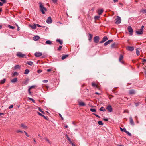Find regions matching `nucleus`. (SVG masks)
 Returning a JSON list of instances; mask_svg holds the SVG:
<instances>
[{
  "instance_id": "nucleus-1",
  "label": "nucleus",
  "mask_w": 146,
  "mask_h": 146,
  "mask_svg": "<svg viewBox=\"0 0 146 146\" xmlns=\"http://www.w3.org/2000/svg\"><path fill=\"white\" fill-rule=\"evenodd\" d=\"M39 4L41 11L43 14H44L45 13V11H47L46 9L44 7L43 5L41 2L39 3Z\"/></svg>"
},
{
  "instance_id": "nucleus-31",
  "label": "nucleus",
  "mask_w": 146,
  "mask_h": 146,
  "mask_svg": "<svg viewBox=\"0 0 146 146\" xmlns=\"http://www.w3.org/2000/svg\"><path fill=\"white\" fill-rule=\"evenodd\" d=\"M100 110L102 111H106V110L103 107H102L100 109Z\"/></svg>"
},
{
  "instance_id": "nucleus-52",
  "label": "nucleus",
  "mask_w": 146,
  "mask_h": 146,
  "mask_svg": "<svg viewBox=\"0 0 146 146\" xmlns=\"http://www.w3.org/2000/svg\"><path fill=\"white\" fill-rule=\"evenodd\" d=\"M59 115L60 116V117H61V119H62V120H63L64 119L63 118V117L61 115V114H59Z\"/></svg>"
},
{
  "instance_id": "nucleus-21",
  "label": "nucleus",
  "mask_w": 146,
  "mask_h": 146,
  "mask_svg": "<svg viewBox=\"0 0 146 146\" xmlns=\"http://www.w3.org/2000/svg\"><path fill=\"white\" fill-rule=\"evenodd\" d=\"M68 56V55H63L61 59H62V60H64Z\"/></svg>"
},
{
  "instance_id": "nucleus-40",
  "label": "nucleus",
  "mask_w": 146,
  "mask_h": 146,
  "mask_svg": "<svg viewBox=\"0 0 146 146\" xmlns=\"http://www.w3.org/2000/svg\"><path fill=\"white\" fill-rule=\"evenodd\" d=\"M8 27L9 28L12 29H14L15 28V27H13V26H11L10 25H8Z\"/></svg>"
},
{
  "instance_id": "nucleus-11",
  "label": "nucleus",
  "mask_w": 146,
  "mask_h": 146,
  "mask_svg": "<svg viewBox=\"0 0 146 146\" xmlns=\"http://www.w3.org/2000/svg\"><path fill=\"white\" fill-rule=\"evenodd\" d=\"M108 38L107 36H105L104 37L102 40L100 42V43H102L107 40Z\"/></svg>"
},
{
  "instance_id": "nucleus-54",
  "label": "nucleus",
  "mask_w": 146,
  "mask_h": 146,
  "mask_svg": "<svg viewBox=\"0 0 146 146\" xmlns=\"http://www.w3.org/2000/svg\"><path fill=\"white\" fill-rule=\"evenodd\" d=\"M43 82H44L47 83L48 82V80H44L43 81Z\"/></svg>"
},
{
  "instance_id": "nucleus-58",
  "label": "nucleus",
  "mask_w": 146,
  "mask_h": 146,
  "mask_svg": "<svg viewBox=\"0 0 146 146\" xmlns=\"http://www.w3.org/2000/svg\"><path fill=\"white\" fill-rule=\"evenodd\" d=\"M53 2L54 3H56L57 2V0H52Z\"/></svg>"
},
{
  "instance_id": "nucleus-57",
  "label": "nucleus",
  "mask_w": 146,
  "mask_h": 146,
  "mask_svg": "<svg viewBox=\"0 0 146 146\" xmlns=\"http://www.w3.org/2000/svg\"><path fill=\"white\" fill-rule=\"evenodd\" d=\"M67 138H68V140L70 142H71V140H70V139L68 137V136H67Z\"/></svg>"
},
{
  "instance_id": "nucleus-32",
  "label": "nucleus",
  "mask_w": 146,
  "mask_h": 146,
  "mask_svg": "<svg viewBox=\"0 0 146 146\" xmlns=\"http://www.w3.org/2000/svg\"><path fill=\"white\" fill-rule=\"evenodd\" d=\"M90 111L93 112H96V111L95 109L94 108H91L90 109Z\"/></svg>"
},
{
  "instance_id": "nucleus-7",
  "label": "nucleus",
  "mask_w": 146,
  "mask_h": 146,
  "mask_svg": "<svg viewBox=\"0 0 146 146\" xmlns=\"http://www.w3.org/2000/svg\"><path fill=\"white\" fill-rule=\"evenodd\" d=\"M42 55V53L41 52H38L35 53V55L36 57H39L41 56Z\"/></svg>"
},
{
  "instance_id": "nucleus-53",
  "label": "nucleus",
  "mask_w": 146,
  "mask_h": 146,
  "mask_svg": "<svg viewBox=\"0 0 146 146\" xmlns=\"http://www.w3.org/2000/svg\"><path fill=\"white\" fill-rule=\"evenodd\" d=\"M115 44H113L111 45V48H113L114 47V46H115Z\"/></svg>"
},
{
  "instance_id": "nucleus-8",
  "label": "nucleus",
  "mask_w": 146,
  "mask_h": 146,
  "mask_svg": "<svg viewBox=\"0 0 146 146\" xmlns=\"http://www.w3.org/2000/svg\"><path fill=\"white\" fill-rule=\"evenodd\" d=\"M106 109L109 112H111L112 111V108L110 105L108 106L107 107Z\"/></svg>"
},
{
  "instance_id": "nucleus-50",
  "label": "nucleus",
  "mask_w": 146,
  "mask_h": 146,
  "mask_svg": "<svg viewBox=\"0 0 146 146\" xmlns=\"http://www.w3.org/2000/svg\"><path fill=\"white\" fill-rule=\"evenodd\" d=\"M30 90H31V89L29 88L28 90V92H29V94H31V92L30 91Z\"/></svg>"
},
{
  "instance_id": "nucleus-41",
  "label": "nucleus",
  "mask_w": 146,
  "mask_h": 146,
  "mask_svg": "<svg viewBox=\"0 0 146 146\" xmlns=\"http://www.w3.org/2000/svg\"><path fill=\"white\" fill-rule=\"evenodd\" d=\"M18 75V73L17 72H15L13 74V76Z\"/></svg>"
},
{
  "instance_id": "nucleus-14",
  "label": "nucleus",
  "mask_w": 146,
  "mask_h": 146,
  "mask_svg": "<svg viewBox=\"0 0 146 146\" xmlns=\"http://www.w3.org/2000/svg\"><path fill=\"white\" fill-rule=\"evenodd\" d=\"M29 26L30 27H31L32 29H35L36 28V25L35 24H34L33 25H30Z\"/></svg>"
},
{
  "instance_id": "nucleus-17",
  "label": "nucleus",
  "mask_w": 146,
  "mask_h": 146,
  "mask_svg": "<svg viewBox=\"0 0 146 146\" xmlns=\"http://www.w3.org/2000/svg\"><path fill=\"white\" fill-rule=\"evenodd\" d=\"M40 38V37L38 36H36L33 37V40L35 41H37Z\"/></svg>"
},
{
  "instance_id": "nucleus-19",
  "label": "nucleus",
  "mask_w": 146,
  "mask_h": 146,
  "mask_svg": "<svg viewBox=\"0 0 146 146\" xmlns=\"http://www.w3.org/2000/svg\"><path fill=\"white\" fill-rule=\"evenodd\" d=\"M103 10L102 9L98 10V13L99 15H100L103 12Z\"/></svg>"
},
{
  "instance_id": "nucleus-48",
  "label": "nucleus",
  "mask_w": 146,
  "mask_h": 146,
  "mask_svg": "<svg viewBox=\"0 0 146 146\" xmlns=\"http://www.w3.org/2000/svg\"><path fill=\"white\" fill-rule=\"evenodd\" d=\"M13 105H11L8 108L9 109H10L13 108Z\"/></svg>"
},
{
  "instance_id": "nucleus-20",
  "label": "nucleus",
  "mask_w": 146,
  "mask_h": 146,
  "mask_svg": "<svg viewBox=\"0 0 146 146\" xmlns=\"http://www.w3.org/2000/svg\"><path fill=\"white\" fill-rule=\"evenodd\" d=\"M79 105L81 106H84L85 105V103L82 102H79Z\"/></svg>"
},
{
  "instance_id": "nucleus-15",
  "label": "nucleus",
  "mask_w": 146,
  "mask_h": 146,
  "mask_svg": "<svg viewBox=\"0 0 146 146\" xmlns=\"http://www.w3.org/2000/svg\"><path fill=\"white\" fill-rule=\"evenodd\" d=\"M123 56L121 54L120 56V57L119 58V61L121 63H122L123 64L124 63V62L123 61H121V60L123 59Z\"/></svg>"
},
{
  "instance_id": "nucleus-61",
  "label": "nucleus",
  "mask_w": 146,
  "mask_h": 146,
  "mask_svg": "<svg viewBox=\"0 0 146 146\" xmlns=\"http://www.w3.org/2000/svg\"><path fill=\"white\" fill-rule=\"evenodd\" d=\"M142 61L143 62H146V59H143Z\"/></svg>"
},
{
  "instance_id": "nucleus-35",
  "label": "nucleus",
  "mask_w": 146,
  "mask_h": 146,
  "mask_svg": "<svg viewBox=\"0 0 146 146\" xmlns=\"http://www.w3.org/2000/svg\"><path fill=\"white\" fill-rule=\"evenodd\" d=\"M28 98L30 100H31L34 103H35V101L34 100L31 98H29V97H28Z\"/></svg>"
},
{
  "instance_id": "nucleus-12",
  "label": "nucleus",
  "mask_w": 146,
  "mask_h": 146,
  "mask_svg": "<svg viewBox=\"0 0 146 146\" xmlns=\"http://www.w3.org/2000/svg\"><path fill=\"white\" fill-rule=\"evenodd\" d=\"M127 49L129 51H133L134 49V48L133 46H128L127 47Z\"/></svg>"
},
{
  "instance_id": "nucleus-51",
  "label": "nucleus",
  "mask_w": 146,
  "mask_h": 146,
  "mask_svg": "<svg viewBox=\"0 0 146 146\" xmlns=\"http://www.w3.org/2000/svg\"><path fill=\"white\" fill-rule=\"evenodd\" d=\"M42 71L41 70H38L37 71V72L38 73H40L42 72Z\"/></svg>"
},
{
  "instance_id": "nucleus-49",
  "label": "nucleus",
  "mask_w": 146,
  "mask_h": 146,
  "mask_svg": "<svg viewBox=\"0 0 146 146\" xmlns=\"http://www.w3.org/2000/svg\"><path fill=\"white\" fill-rule=\"evenodd\" d=\"M37 113L40 115L42 117L43 115H42V114H41L40 113L37 112Z\"/></svg>"
},
{
  "instance_id": "nucleus-45",
  "label": "nucleus",
  "mask_w": 146,
  "mask_h": 146,
  "mask_svg": "<svg viewBox=\"0 0 146 146\" xmlns=\"http://www.w3.org/2000/svg\"><path fill=\"white\" fill-rule=\"evenodd\" d=\"M35 86L33 85V86H30L29 88L31 89L32 88H34Z\"/></svg>"
},
{
  "instance_id": "nucleus-3",
  "label": "nucleus",
  "mask_w": 146,
  "mask_h": 146,
  "mask_svg": "<svg viewBox=\"0 0 146 146\" xmlns=\"http://www.w3.org/2000/svg\"><path fill=\"white\" fill-rule=\"evenodd\" d=\"M16 55L17 56L21 58L25 57L26 56V55L25 54H23L19 52H17Z\"/></svg>"
},
{
  "instance_id": "nucleus-26",
  "label": "nucleus",
  "mask_w": 146,
  "mask_h": 146,
  "mask_svg": "<svg viewBox=\"0 0 146 146\" xmlns=\"http://www.w3.org/2000/svg\"><path fill=\"white\" fill-rule=\"evenodd\" d=\"M56 41L58 42H59L60 44H62L63 42L62 40H60L59 39H57L56 40Z\"/></svg>"
},
{
  "instance_id": "nucleus-62",
  "label": "nucleus",
  "mask_w": 146,
  "mask_h": 146,
  "mask_svg": "<svg viewBox=\"0 0 146 146\" xmlns=\"http://www.w3.org/2000/svg\"><path fill=\"white\" fill-rule=\"evenodd\" d=\"M3 5V3L0 2V6H2Z\"/></svg>"
},
{
  "instance_id": "nucleus-44",
  "label": "nucleus",
  "mask_w": 146,
  "mask_h": 146,
  "mask_svg": "<svg viewBox=\"0 0 146 146\" xmlns=\"http://www.w3.org/2000/svg\"><path fill=\"white\" fill-rule=\"evenodd\" d=\"M24 132L25 134L26 135L27 137H29V135H28V134H27V132H26L25 131H24Z\"/></svg>"
},
{
  "instance_id": "nucleus-64",
  "label": "nucleus",
  "mask_w": 146,
  "mask_h": 146,
  "mask_svg": "<svg viewBox=\"0 0 146 146\" xmlns=\"http://www.w3.org/2000/svg\"><path fill=\"white\" fill-rule=\"evenodd\" d=\"M38 27H41V26L38 24H37L36 25Z\"/></svg>"
},
{
  "instance_id": "nucleus-36",
  "label": "nucleus",
  "mask_w": 146,
  "mask_h": 146,
  "mask_svg": "<svg viewBox=\"0 0 146 146\" xmlns=\"http://www.w3.org/2000/svg\"><path fill=\"white\" fill-rule=\"evenodd\" d=\"M100 18V16H95L94 17V18L95 20L98 19Z\"/></svg>"
},
{
  "instance_id": "nucleus-9",
  "label": "nucleus",
  "mask_w": 146,
  "mask_h": 146,
  "mask_svg": "<svg viewBox=\"0 0 146 146\" xmlns=\"http://www.w3.org/2000/svg\"><path fill=\"white\" fill-rule=\"evenodd\" d=\"M46 22L48 24H50L52 23V20L50 17H48L47 18L46 21Z\"/></svg>"
},
{
  "instance_id": "nucleus-13",
  "label": "nucleus",
  "mask_w": 146,
  "mask_h": 146,
  "mask_svg": "<svg viewBox=\"0 0 146 146\" xmlns=\"http://www.w3.org/2000/svg\"><path fill=\"white\" fill-rule=\"evenodd\" d=\"M20 126L21 127H22L23 129H26L28 128V127L27 126L23 123L21 124Z\"/></svg>"
},
{
  "instance_id": "nucleus-25",
  "label": "nucleus",
  "mask_w": 146,
  "mask_h": 146,
  "mask_svg": "<svg viewBox=\"0 0 146 146\" xmlns=\"http://www.w3.org/2000/svg\"><path fill=\"white\" fill-rule=\"evenodd\" d=\"M141 12L143 14H144L146 13V9H142Z\"/></svg>"
},
{
  "instance_id": "nucleus-39",
  "label": "nucleus",
  "mask_w": 146,
  "mask_h": 146,
  "mask_svg": "<svg viewBox=\"0 0 146 146\" xmlns=\"http://www.w3.org/2000/svg\"><path fill=\"white\" fill-rule=\"evenodd\" d=\"M20 68V66L19 65H16L15 66V69H19Z\"/></svg>"
},
{
  "instance_id": "nucleus-42",
  "label": "nucleus",
  "mask_w": 146,
  "mask_h": 146,
  "mask_svg": "<svg viewBox=\"0 0 146 146\" xmlns=\"http://www.w3.org/2000/svg\"><path fill=\"white\" fill-rule=\"evenodd\" d=\"M140 52L139 50H137L136 51V54L137 55H139Z\"/></svg>"
},
{
  "instance_id": "nucleus-29",
  "label": "nucleus",
  "mask_w": 146,
  "mask_h": 146,
  "mask_svg": "<svg viewBox=\"0 0 146 146\" xmlns=\"http://www.w3.org/2000/svg\"><path fill=\"white\" fill-rule=\"evenodd\" d=\"M26 64H28V65H30V66H32L33 64V62L31 61H29L28 62H27L26 63Z\"/></svg>"
},
{
  "instance_id": "nucleus-28",
  "label": "nucleus",
  "mask_w": 146,
  "mask_h": 146,
  "mask_svg": "<svg viewBox=\"0 0 146 146\" xmlns=\"http://www.w3.org/2000/svg\"><path fill=\"white\" fill-rule=\"evenodd\" d=\"M130 94H133L135 93V91L133 90H131L129 91Z\"/></svg>"
},
{
  "instance_id": "nucleus-33",
  "label": "nucleus",
  "mask_w": 146,
  "mask_h": 146,
  "mask_svg": "<svg viewBox=\"0 0 146 146\" xmlns=\"http://www.w3.org/2000/svg\"><path fill=\"white\" fill-rule=\"evenodd\" d=\"M28 81H29V80H25V81H24L23 82V84H26L28 82Z\"/></svg>"
},
{
  "instance_id": "nucleus-63",
  "label": "nucleus",
  "mask_w": 146,
  "mask_h": 146,
  "mask_svg": "<svg viewBox=\"0 0 146 146\" xmlns=\"http://www.w3.org/2000/svg\"><path fill=\"white\" fill-rule=\"evenodd\" d=\"M38 110H39L41 112L42 111V110H41V109H40V108L39 107L38 108Z\"/></svg>"
},
{
  "instance_id": "nucleus-16",
  "label": "nucleus",
  "mask_w": 146,
  "mask_h": 146,
  "mask_svg": "<svg viewBox=\"0 0 146 146\" xmlns=\"http://www.w3.org/2000/svg\"><path fill=\"white\" fill-rule=\"evenodd\" d=\"M113 41V40H110L108 41H107L106 42L104 43V45L106 46L108 45V44L110 43L111 42H112Z\"/></svg>"
},
{
  "instance_id": "nucleus-10",
  "label": "nucleus",
  "mask_w": 146,
  "mask_h": 146,
  "mask_svg": "<svg viewBox=\"0 0 146 146\" xmlns=\"http://www.w3.org/2000/svg\"><path fill=\"white\" fill-rule=\"evenodd\" d=\"M99 39L98 36H96L94 38V42L96 43H97L99 42Z\"/></svg>"
},
{
  "instance_id": "nucleus-38",
  "label": "nucleus",
  "mask_w": 146,
  "mask_h": 146,
  "mask_svg": "<svg viewBox=\"0 0 146 146\" xmlns=\"http://www.w3.org/2000/svg\"><path fill=\"white\" fill-rule=\"evenodd\" d=\"M89 36H90V38H89V40L90 41H91V40L92 38V35H91V34H89Z\"/></svg>"
},
{
  "instance_id": "nucleus-4",
  "label": "nucleus",
  "mask_w": 146,
  "mask_h": 146,
  "mask_svg": "<svg viewBox=\"0 0 146 146\" xmlns=\"http://www.w3.org/2000/svg\"><path fill=\"white\" fill-rule=\"evenodd\" d=\"M121 18L119 16H117V18L116 19V21L115 22V23L117 24H119L121 23Z\"/></svg>"
},
{
  "instance_id": "nucleus-59",
  "label": "nucleus",
  "mask_w": 146,
  "mask_h": 146,
  "mask_svg": "<svg viewBox=\"0 0 146 146\" xmlns=\"http://www.w3.org/2000/svg\"><path fill=\"white\" fill-rule=\"evenodd\" d=\"M1 1L3 2V3H5L6 2L5 0H0Z\"/></svg>"
},
{
  "instance_id": "nucleus-47",
  "label": "nucleus",
  "mask_w": 146,
  "mask_h": 146,
  "mask_svg": "<svg viewBox=\"0 0 146 146\" xmlns=\"http://www.w3.org/2000/svg\"><path fill=\"white\" fill-rule=\"evenodd\" d=\"M62 48V46H60L59 48L58 49V50H60Z\"/></svg>"
},
{
  "instance_id": "nucleus-30",
  "label": "nucleus",
  "mask_w": 146,
  "mask_h": 146,
  "mask_svg": "<svg viewBox=\"0 0 146 146\" xmlns=\"http://www.w3.org/2000/svg\"><path fill=\"white\" fill-rule=\"evenodd\" d=\"M29 72V70L28 69H26L24 72V74H28Z\"/></svg>"
},
{
  "instance_id": "nucleus-55",
  "label": "nucleus",
  "mask_w": 146,
  "mask_h": 146,
  "mask_svg": "<svg viewBox=\"0 0 146 146\" xmlns=\"http://www.w3.org/2000/svg\"><path fill=\"white\" fill-rule=\"evenodd\" d=\"M103 119L105 121H108V119L107 118H104Z\"/></svg>"
},
{
  "instance_id": "nucleus-5",
  "label": "nucleus",
  "mask_w": 146,
  "mask_h": 146,
  "mask_svg": "<svg viewBox=\"0 0 146 146\" xmlns=\"http://www.w3.org/2000/svg\"><path fill=\"white\" fill-rule=\"evenodd\" d=\"M127 29L128 31L130 33V35H133V30L131 27L130 26L128 27Z\"/></svg>"
},
{
  "instance_id": "nucleus-18",
  "label": "nucleus",
  "mask_w": 146,
  "mask_h": 146,
  "mask_svg": "<svg viewBox=\"0 0 146 146\" xmlns=\"http://www.w3.org/2000/svg\"><path fill=\"white\" fill-rule=\"evenodd\" d=\"M130 122L131 125H134V122L132 117H130Z\"/></svg>"
},
{
  "instance_id": "nucleus-27",
  "label": "nucleus",
  "mask_w": 146,
  "mask_h": 146,
  "mask_svg": "<svg viewBox=\"0 0 146 146\" xmlns=\"http://www.w3.org/2000/svg\"><path fill=\"white\" fill-rule=\"evenodd\" d=\"M44 139H45L46 141H47L49 144H51V142L50 141V140L48 139L46 137Z\"/></svg>"
},
{
  "instance_id": "nucleus-46",
  "label": "nucleus",
  "mask_w": 146,
  "mask_h": 146,
  "mask_svg": "<svg viewBox=\"0 0 146 146\" xmlns=\"http://www.w3.org/2000/svg\"><path fill=\"white\" fill-rule=\"evenodd\" d=\"M93 114L95 115V116H96V117H98V118H100V116H99V115H97L96 114H95V113H94Z\"/></svg>"
},
{
  "instance_id": "nucleus-22",
  "label": "nucleus",
  "mask_w": 146,
  "mask_h": 146,
  "mask_svg": "<svg viewBox=\"0 0 146 146\" xmlns=\"http://www.w3.org/2000/svg\"><path fill=\"white\" fill-rule=\"evenodd\" d=\"M6 79L5 78L3 79V80H1L0 81V83L1 84H3L5 82Z\"/></svg>"
},
{
  "instance_id": "nucleus-23",
  "label": "nucleus",
  "mask_w": 146,
  "mask_h": 146,
  "mask_svg": "<svg viewBox=\"0 0 146 146\" xmlns=\"http://www.w3.org/2000/svg\"><path fill=\"white\" fill-rule=\"evenodd\" d=\"M17 81V78H15L12 80L11 81V82L12 83H14L16 82Z\"/></svg>"
},
{
  "instance_id": "nucleus-24",
  "label": "nucleus",
  "mask_w": 146,
  "mask_h": 146,
  "mask_svg": "<svg viewBox=\"0 0 146 146\" xmlns=\"http://www.w3.org/2000/svg\"><path fill=\"white\" fill-rule=\"evenodd\" d=\"M45 43L47 44L50 45L52 44V42L50 40H47L46 42Z\"/></svg>"
},
{
  "instance_id": "nucleus-60",
  "label": "nucleus",
  "mask_w": 146,
  "mask_h": 146,
  "mask_svg": "<svg viewBox=\"0 0 146 146\" xmlns=\"http://www.w3.org/2000/svg\"><path fill=\"white\" fill-rule=\"evenodd\" d=\"M42 117H43L44 119H47V117H46L45 116H44V115H43L42 116Z\"/></svg>"
},
{
  "instance_id": "nucleus-43",
  "label": "nucleus",
  "mask_w": 146,
  "mask_h": 146,
  "mask_svg": "<svg viewBox=\"0 0 146 146\" xmlns=\"http://www.w3.org/2000/svg\"><path fill=\"white\" fill-rule=\"evenodd\" d=\"M16 132L17 133H19V132H21V133H23V132L22 131H21V130H17L16 131Z\"/></svg>"
},
{
  "instance_id": "nucleus-34",
  "label": "nucleus",
  "mask_w": 146,
  "mask_h": 146,
  "mask_svg": "<svg viewBox=\"0 0 146 146\" xmlns=\"http://www.w3.org/2000/svg\"><path fill=\"white\" fill-rule=\"evenodd\" d=\"M92 86L93 87H97V86L95 82H93L92 83Z\"/></svg>"
},
{
  "instance_id": "nucleus-6",
  "label": "nucleus",
  "mask_w": 146,
  "mask_h": 146,
  "mask_svg": "<svg viewBox=\"0 0 146 146\" xmlns=\"http://www.w3.org/2000/svg\"><path fill=\"white\" fill-rule=\"evenodd\" d=\"M120 130L121 131H122L125 132L126 133V134H127L129 136H131V133H130L129 132L127 131L125 128H123H123L120 127Z\"/></svg>"
},
{
  "instance_id": "nucleus-2",
  "label": "nucleus",
  "mask_w": 146,
  "mask_h": 146,
  "mask_svg": "<svg viewBox=\"0 0 146 146\" xmlns=\"http://www.w3.org/2000/svg\"><path fill=\"white\" fill-rule=\"evenodd\" d=\"M144 26H142L140 29L136 31V33L138 35H141L143 34V31Z\"/></svg>"
},
{
  "instance_id": "nucleus-56",
  "label": "nucleus",
  "mask_w": 146,
  "mask_h": 146,
  "mask_svg": "<svg viewBox=\"0 0 146 146\" xmlns=\"http://www.w3.org/2000/svg\"><path fill=\"white\" fill-rule=\"evenodd\" d=\"M38 136L40 137L41 139H43L42 137L40 136V134H38Z\"/></svg>"
},
{
  "instance_id": "nucleus-37",
  "label": "nucleus",
  "mask_w": 146,
  "mask_h": 146,
  "mask_svg": "<svg viewBox=\"0 0 146 146\" xmlns=\"http://www.w3.org/2000/svg\"><path fill=\"white\" fill-rule=\"evenodd\" d=\"M98 123L100 125H102L103 124L102 122L101 121H99L98 122Z\"/></svg>"
}]
</instances>
